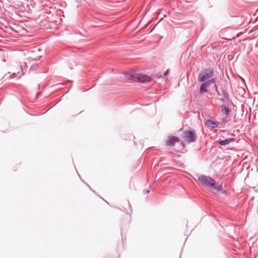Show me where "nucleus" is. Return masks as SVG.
<instances>
[{
	"label": "nucleus",
	"instance_id": "f257e3e1",
	"mask_svg": "<svg viewBox=\"0 0 258 258\" xmlns=\"http://www.w3.org/2000/svg\"><path fill=\"white\" fill-rule=\"evenodd\" d=\"M198 180L204 186L210 189H213L218 191H220L222 189V185L217 184L216 181L210 176L204 175H200L198 177Z\"/></svg>",
	"mask_w": 258,
	"mask_h": 258
},
{
	"label": "nucleus",
	"instance_id": "f03ea898",
	"mask_svg": "<svg viewBox=\"0 0 258 258\" xmlns=\"http://www.w3.org/2000/svg\"><path fill=\"white\" fill-rule=\"evenodd\" d=\"M125 75L127 79L136 82L145 83L150 82L151 80V78L147 75H137L131 73H125Z\"/></svg>",
	"mask_w": 258,
	"mask_h": 258
},
{
	"label": "nucleus",
	"instance_id": "7ed1b4c3",
	"mask_svg": "<svg viewBox=\"0 0 258 258\" xmlns=\"http://www.w3.org/2000/svg\"><path fill=\"white\" fill-rule=\"evenodd\" d=\"M214 70L213 69H205L203 70L199 74L198 80L199 82H203L205 80L212 78L214 75Z\"/></svg>",
	"mask_w": 258,
	"mask_h": 258
},
{
	"label": "nucleus",
	"instance_id": "20e7f679",
	"mask_svg": "<svg viewBox=\"0 0 258 258\" xmlns=\"http://www.w3.org/2000/svg\"><path fill=\"white\" fill-rule=\"evenodd\" d=\"M34 51H31L30 52H29L30 56L29 57L28 59V62H24L25 63V67L26 69L29 67V65L32 63V64L30 66V68L28 71V72H30L32 70H34L35 69V68L37 67L38 64H35V63H33V62L34 61H36L37 60H40L41 56L39 55L36 58H33L32 57V54L34 53Z\"/></svg>",
	"mask_w": 258,
	"mask_h": 258
},
{
	"label": "nucleus",
	"instance_id": "39448f33",
	"mask_svg": "<svg viewBox=\"0 0 258 258\" xmlns=\"http://www.w3.org/2000/svg\"><path fill=\"white\" fill-rule=\"evenodd\" d=\"M214 89L217 93V95L222 97L221 98H219V99L222 102H226L229 100V95L224 89L222 88L221 91H219L218 89L217 85L216 84H215L214 85Z\"/></svg>",
	"mask_w": 258,
	"mask_h": 258
},
{
	"label": "nucleus",
	"instance_id": "423d86ee",
	"mask_svg": "<svg viewBox=\"0 0 258 258\" xmlns=\"http://www.w3.org/2000/svg\"><path fill=\"white\" fill-rule=\"evenodd\" d=\"M184 138L189 143L195 142L197 139V135L195 132L191 131H185L183 132Z\"/></svg>",
	"mask_w": 258,
	"mask_h": 258
},
{
	"label": "nucleus",
	"instance_id": "0eeeda50",
	"mask_svg": "<svg viewBox=\"0 0 258 258\" xmlns=\"http://www.w3.org/2000/svg\"><path fill=\"white\" fill-rule=\"evenodd\" d=\"M179 141L178 137L174 136H169L166 141V144L169 146H173L176 142Z\"/></svg>",
	"mask_w": 258,
	"mask_h": 258
},
{
	"label": "nucleus",
	"instance_id": "6e6552de",
	"mask_svg": "<svg viewBox=\"0 0 258 258\" xmlns=\"http://www.w3.org/2000/svg\"><path fill=\"white\" fill-rule=\"evenodd\" d=\"M219 122L217 121H214L210 119L206 120V124L209 127L214 128L218 126Z\"/></svg>",
	"mask_w": 258,
	"mask_h": 258
},
{
	"label": "nucleus",
	"instance_id": "1a4fd4ad",
	"mask_svg": "<svg viewBox=\"0 0 258 258\" xmlns=\"http://www.w3.org/2000/svg\"><path fill=\"white\" fill-rule=\"evenodd\" d=\"M234 138H230L226 139L224 140L219 141V144L221 146H225V145L229 144V143H230L231 142H234Z\"/></svg>",
	"mask_w": 258,
	"mask_h": 258
},
{
	"label": "nucleus",
	"instance_id": "9d476101",
	"mask_svg": "<svg viewBox=\"0 0 258 258\" xmlns=\"http://www.w3.org/2000/svg\"><path fill=\"white\" fill-rule=\"evenodd\" d=\"M212 84H214V86L215 85V84H216V79L212 78L206 82H203V84H204L207 87H209Z\"/></svg>",
	"mask_w": 258,
	"mask_h": 258
},
{
	"label": "nucleus",
	"instance_id": "9b49d317",
	"mask_svg": "<svg viewBox=\"0 0 258 258\" xmlns=\"http://www.w3.org/2000/svg\"><path fill=\"white\" fill-rule=\"evenodd\" d=\"M220 108H221V112L223 114H224L226 115H228L230 112V110L229 109V108L227 107L224 106V105H222L221 106Z\"/></svg>",
	"mask_w": 258,
	"mask_h": 258
},
{
	"label": "nucleus",
	"instance_id": "f8f14e48",
	"mask_svg": "<svg viewBox=\"0 0 258 258\" xmlns=\"http://www.w3.org/2000/svg\"><path fill=\"white\" fill-rule=\"evenodd\" d=\"M207 87L203 84V83L201 85V87L200 88L199 92L200 94H203L206 92H208L209 91L207 89Z\"/></svg>",
	"mask_w": 258,
	"mask_h": 258
},
{
	"label": "nucleus",
	"instance_id": "ddd939ff",
	"mask_svg": "<svg viewBox=\"0 0 258 258\" xmlns=\"http://www.w3.org/2000/svg\"><path fill=\"white\" fill-rule=\"evenodd\" d=\"M169 70L168 69L164 73V76H166L167 75H168V74H169Z\"/></svg>",
	"mask_w": 258,
	"mask_h": 258
},
{
	"label": "nucleus",
	"instance_id": "4468645a",
	"mask_svg": "<svg viewBox=\"0 0 258 258\" xmlns=\"http://www.w3.org/2000/svg\"><path fill=\"white\" fill-rule=\"evenodd\" d=\"M149 192H150L149 190H144V194H148V193H149Z\"/></svg>",
	"mask_w": 258,
	"mask_h": 258
},
{
	"label": "nucleus",
	"instance_id": "2eb2a0df",
	"mask_svg": "<svg viewBox=\"0 0 258 258\" xmlns=\"http://www.w3.org/2000/svg\"><path fill=\"white\" fill-rule=\"evenodd\" d=\"M22 67H22V66L21 65V68L22 69V72H23L24 69L22 68Z\"/></svg>",
	"mask_w": 258,
	"mask_h": 258
}]
</instances>
